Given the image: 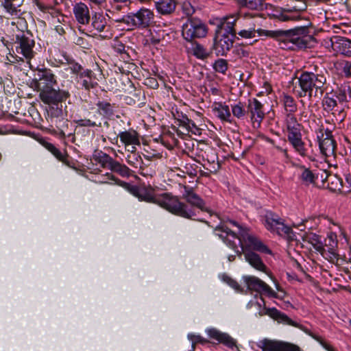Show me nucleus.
<instances>
[{
  "instance_id": "6e6d98bb",
  "label": "nucleus",
  "mask_w": 351,
  "mask_h": 351,
  "mask_svg": "<svg viewBox=\"0 0 351 351\" xmlns=\"http://www.w3.org/2000/svg\"><path fill=\"white\" fill-rule=\"evenodd\" d=\"M75 123L80 126V127H89V128H94V127H101V123H97L95 121H93L90 119H81L75 121Z\"/></svg>"
},
{
  "instance_id": "4d7b16f0",
  "label": "nucleus",
  "mask_w": 351,
  "mask_h": 351,
  "mask_svg": "<svg viewBox=\"0 0 351 351\" xmlns=\"http://www.w3.org/2000/svg\"><path fill=\"white\" fill-rule=\"evenodd\" d=\"M223 280L238 292H242L243 289L239 283L227 275L223 276Z\"/></svg>"
},
{
  "instance_id": "79ce46f5",
  "label": "nucleus",
  "mask_w": 351,
  "mask_h": 351,
  "mask_svg": "<svg viewBox=\"0 0 351 351\" xmlns=\"http://www.w3.org/2000/svg\"><path fill=\"white\" fill-rule=\"evenodd\" d=\"M335 95L332 92L326 93L322 99V106L325 110L329 112L334 110L337 106L338 102L337 99H334Z\"/></svg>"
},
{
  "instance_id": "e2e57ef3",
  "label": "nucleus",
  "mask_w": 351,
  "mask_h": 351,
  "mask_svg": "<svg viewBox=\"0 0 351 351\" xmlns=\"http://www.w3.org/2000/svg\"><path fill=\"white\" fill-rule=\"evenodd\" d=\"M188 132H191L195 135L200 136L202 134V129H200L193 121H191L189 127L186 128Z\"/></svg>"
},
{
  "instance_id": "4c0bfd02",
  "label": "nucleus",
  "mask_w": 351,
  "mask_h": 351,
  "mask_svg": "<svg viewBox=\"0 0 351 351\" xmlns=\"http://www.w3.org/2000/svg\"><path fill=\"white\" fill-rule=\"evenodd\" d=\"M338 243L337 236L335 234L330 233L324 240V247H328V252L331 255L330 258H336L337 254L336 253V248Z\"/></svg>"
},
{
  "instance_id": "58836bf2",
  "label": "nucleus",
  "mask_w": 351,
  "mask_h": 351,
  "mask_svg": "<svg viewBox=\"0 0 351 351\" xmlns=\"http://www.w3.org/2000/svg\"><path fill=\"white\" fill-rule=\"evenodd\" d=\"M292 114L293 113H289L287 116L286 125L287 134L300 132L302 129V125L298 122L297 119Z\"/></svg>"
},
{
  "instance_id": "72a5a7b5",
  "label": "nucleus",
  "mask_w": 351,
  "mask_h": 351,
  "mask_svg": "<svg viewBox=\"0 0 351 351\" xmlns=\"http://www.w3.org/2000/svg\"><path fill=\"white\" fill-rule=\"evenodd\" d=\"M44 147L50 152L58 160L62 162L63 163L69 165L68 158L69 155L66 152L62 153L59 149H58L53 144L45 142L43 143Z\"/></svg>"
},
{
  "instance_id": "bf43d9fd",
  "label": "nucleus",
  "mask_w": 351,
  "mask_h": 351,
  "mask_svg": "<svg viewBox=\"0 0 351 351\" xmlns=\"http://www.w3.org/2000/svg\"><path fill=\"white\" fill-rule=\"evenodd\" d=\"M183 12L189 17H193L192 15L195 13V8L189 1L184 2L182 4Z\"/></svg>"
},
{
  "instance_id": "a18cd8bd",
  "label": "nucleus",
  "mask_w": 351,
  "mask_h": 351,
  "mask_svg": "<svg viewBox=\"0 0 351 351\" xmlns=\"http://www.w3.org/2000/svg\"><path fill=\"white\" fill-rule=\"evenodd\" d=\"M282 101L285 110L289 113H293L297 111L298 106L294 98L287 94H283Z\"/></svg>"
},
{
  "instance_id": "680f3d73",
  "label": "nucleus",
  "mask_w": 351,
  "mask_h": 351,
  "mask_svg": "<svg viewBox=\"0 0 351 351\" xmlns=\"http://www.w3.org/2000/svg\"><path fill=\"white\" fill-rule=\"evenodd\" d=\"M74 43L84 49H88L90 47V44L88 43V40L81 36H76L74 38Z\"/></svg>"
},
{
  "instance_id": "052dcab7",
  "label": "nucleus",
  "mask_w": 351,
  "mask_h": 351,
  "mask_svg": "<svg viewBox=\"0 0 351 351\" xmlns=\"http://www.w3.org/2000/svg\"><path fill=\"white\" fill-rule=\"evenodd\" d=\"M36 5L38 8L43 12L51 13V12L54 10L53 6L50 5H45L44 3L39 1H36Z\"/></svg>"
},
{
  "instance_id": "ea45409f",
  "label": "nucleus",
  "mask_w": 351,
  "mask_h": 351,
  "mask_svg": "<svg viewBox=\"0 0 351 351\" xmlns=\"http://www.w3.org/2000/svg\"><path fill=\"white\" fill-rule=\"evenodd\" d=\"M66 114L65 116L58 119H53V121L51 122V126L55 125L57 129V132L62 137L66 136V132L68 129L69 126V120L66 118Z\"/></svg>"
},
{
  "instance_id": "b1692460",
  "label": "nucleus",
  "mask_w": 351,
  "mask_h": 351,
  "mask_svg": "<svg viewBox=\"0 0 351 351\" xmlns=\"http://www.w3.org/2000/svg\"><path fill=\"white\" fill-rule=\"evenodd\" d=\"M79 78L81 80V85L86 90L96 88L99 86L96 75L90 69H85Z\"/></svg>"
},
{
  "instance_id": "ddd939ff",
  "label": "nucleus",
  "mask_w": 351,
  "mask_h": 351,
  "mask_svg": "<svg viewBox=\"0 0 351 351\" xmlns=\"http://www.w3.org/2000/svg\"><path fill=\"white\" fill-rule=\"evenodd\" d=\"M247 116H249L254 128H259L265 117L263 105L256 98L250 99L247 105Z\"/></svg>"
},
{
  "instance_id": "c85d7f7f",
  "label": "nucleus",
  "mask_w": 351,
  "mask_h": 351,
  "mask_svg": "<svg viewBox=\"0 0 351 351\" xmlns=\"http://www.w3.org/2000/svg\"><path fill=\"white\" fill-rule=\"evenodd\" d=\"M121 141L125 146L140 145V141L138 133L133 130L121 132L119 134Z\"/></svg>"
},
{
  "instance_id": "7ed1b4c3",
  "label": "nucleus",
  "mask_w": 351,
  "mask_h": 351,
  "mask_svg": "<svg viewBox=\"0 0 351 351\" xmlns=\"http://www.w3.org/2000/svg\"><path fill=\"white\" fill-rule=\"evenodd\" d=\"M328 72L326 69L319 72L315 69V72L302 71L298 77L300 90H298L299 97H307L308 100L313 98L321 99L327 89Z\"/></svg>"
},
{
  "instance_id": "0eeeda50",
  "label": "nucleus",
  "mask_w": 351,
  "mask_h": 351,
  "mask_svg": "<svg viewBox=\"0 0 351 351\" xmlns=\"http://www.w3.org/2000/svg\"><path fill=\"white\" fill-rule=\"evenodd\" d=\"M180 186L183 189V191L182 192V197L188 204L180 202L179 199L178 202L186 206V210H190L193 213L191 217H182L183 218L193 220L196 219V208L207 213L210 212V210L206 206V203L204 199L194 191L193 188L182 184H180Z\"/></svg>"
},
{
  "instance_id": "13d9d810",
  "label": "nucleus",
  "mask_w": 351,
  "mask_h": 351,
  "mask_svg": "<svg viewBox=\"0 0 351 351\" xmlns=\"http://www.w3.org/2000/svg\"><path fill=\"white\" fill-rule=\"evenodd\" d=\"M188 339L193 343V344L200 343L205 345L209 343V341L200 335H196L193 334H189Z\"/></svg>"
},
{
  "instance_id": "f3484780",
  "label": "nucleus",
  "mask_w": 351,
  "mask_h": 351,
  "mask_svg": "<svg viewBox=\"0 0 351 351\" xmlns=\"http://www.w3.org/2000/svg\"><path fill=\"white\" fill-rule=\"evenodd\" d=\"M255 27V24L250 23L245 17H240L237 21L236 36L238 35L242 38L246 39L255 38L256 34H258V36H266L265 35H261L259 34L261 31H267L266 29H256Z\"/></svg>"
},
{
  "instance_id": "c03bdc74",
  "label": "nucleus",
  "mask_w": 351,
  "mask_h": 351,
  "mask_svg": "<svg viewBox=\"0 0 351 351\" xmlns=\"http://www.w3.org/2000/svg\"><path fill=\"white\" fill-rule=\"evenodd\" d=\"M1 5L11 15H19L20 13V10H18L20 3L17 0H2Z\"/></svg>"
},
{
  "instance_id": "7c9ffc66",
  "label": "nucleus",
  "mask_w": 351,
  "mask_h": 351,
  "mask_svg": "<svg viewBox=\"0 0 351 351\" xmlns=\"http://www.w3.org/2000/svg\"><path fill=\"white\" fill-rule=\"evenodd\" d=\"M241 9L262 11L264 9L263 0H237Z\"/></svg>"
},
{
  "instance_id": "09e8293b",
  "label": "nucleus",
  "mask_w": 351,
  "mask_h": 351,
  "mask_svg": "<svg viewBox=\"0 0 351 351\" xmlns=\"http://www.w3.org/2000/svg\"><path fill=\"white\" fill-rule=\"evenodd\" d=\"M123 178H129L131 176V170L124 164H121L118 161L114 162L111 170Z\"/></svg>"
},
{
  "instance_id": "603ef678",
  "label": "nucleus",
  "mask_w": 351,
  "mask_h": 351,
  "mask_svg": "<svg viewBox=\"0 0 351 351\" xmlns=\"http://www.w3.org/2000/svg\"><path fill=\"white\" fill-rule=\"evenodd\" d=\"M337 69L347 78H351V62L343 60L337 63Z\"/></svg>"
},
{
  "instance_id": "864d4df0",
  "label": "nucleus",
  "mask_w": 351,
  "mask_h": 351,
  "mask_svg": "<svg viewBox=\"0 0 351 351\" xmlns=\"http://www.w3.org/2000/svg\"><path fill=\"white\" fill-rule=\"evenodd\" d=\"M213 68L217 73L226 74L228 69V61L222 58L217 59L213 63Z\"/></svg>"
},
{
  "instance_id": "69168bd1",
  "label": "nucleus",
  "mask_w": 351,
  "mask_h": 351,
  "mask_svg": "<svg viewBox=\"0 0 351 351\" xmlns=\"http://www.w3.org/2000/svg\"><path fill=\"white\" fill-rule=\"evenodd\" d=\"M191 121V119H189L186 114H182L181 118L178 119L179 125L184 127L185 128L189 127Z\"/></svg>"
},
{
  "instance_id": "393cba45",
  "label": "nucleus",
  "mask_w": 351,
  "mask_h": 351,
  "mask_svg": "<svg viewBox=\"0 0 351 351\" xmlns=\"http://www.w3.org/2000/svg\"><path fill=\"white\" fill-rule=\"evenodd\" d=\"M73 14L75 19L80 24H87L90 21L89 9L84 3L80 2L74 5Z\"/></svg>"
},
{
  "instance_id": "37998d69",
  "label": "nucleus",
  "mask_w": 351,
  "mask_h": 351,
  "mask_svg": "<svg viewBox=\"0 0 351 351\" xmlns=\"http://www.w3.org/2000/svg\"><path fill=\"white\" fill-rule=\"evenodd\" d=\"M106 19L102 14L96 13L92 18V26L98 32H101L104 30L106 26Z\"/></svg>"
},
{
  "instance_id": "4468645a",
  "label": "nucleus",
  "mask_w": 351,
  "mask_h": 351,
  "mask_svg": "<svg viewBox=\"0 0 351 351\" xmlns=\"http://www.w3.org/2000/svg\"><path fill=\"white\" fill-rule=\"evenodd\" d=\"M317 140L319 143V147L322 155L325 157L335 156L336 151V141L334 138L324 137V126L319 125L315 130Z\"/></svg>"
},
{
  "instance_id": "aec40b11",
  "label": "nucleus",
  "mask_w": 351,
  "mask_h": 351,
  "mask_svg": "<svg viewBox=\"0 0 351 351\" xmlns=\"http://www.w3.org/2000/svg\"><path fill=\"white\" fill-rule=\"evenodd\" d=\"M287 139L294 151L303 158H310L308 149L302 139L301 131L294 134H287Z\"/></svg>"
},
{
  "instance_id": "5fc2aeb1",
  "label": "nucleus",
  "mask_w": 351,
  "mask_h": 351,
  "mask_svg": "<svg viewBox=\"0 0 351 351\" xmlns=\"http://www.w3.org/2000/svg\"><path fill=\"white\" fill-rule=\"evenodd\" d=\"M309 336H311L312 338H313L315 340L318 341L322 347L326 349L327 351H334V348L332 346H330L329 343H328L323 337L318 335L316 333H314L308 330H304Z\"/></svg>"
},
{
  "instance_id": "a878e982",
  "label": "nucleus",
  "mask_w": 351,
  "mask_h": 351,
  "mask_svg": "<svg viewBox=\"0 0 351 351\" xmlns=\"http://www.w3.org/2000/svg\"><path fill=\"white\" fill-rule=\"evenodd\" d=\"M303 240L311 243L313 248L321 255L324 256L326 252L324 243L321 240V237L315 233H306L303 237Z\"/></svg>"
},
{
  "instance_id": "49530a36",
  "label": "nucleus",
  "mask_w": 351,
  "mask_h": 351,
  "mask_svg": "<svg viewBox=\"0 0 351 351\" xmlns=\"http://www.w3.org/2000/svg\"><path fill=\"white\" fill-rule=\"evenodd\" d=\"M191 50V53L198 59L204 60L209 56L207 50L198 43H194Z\"/></svg>"
},
{
  "instance_id": "6ab92c4d",
  "label": "nucleus",
  "mask_w": 351,
  "mask_h": 351,
  "mask_svg": "<svg viewBox=\"0 0 351 351\" xmlns=\"http://www.w3.org/2000/svg\"><path fill=\"white\" fill-rule=\"evenodd\" d=\"M332 50L341 55L351 58V40L343 36H333L330 38Z\"/></svg>"
},
{
  "instance_id": "2eb2a0df",
  "label": "nucleus",
  "mask_w": 351,
  "mask_h": 351,
  "mask_svg": "<svg viewBox=\"0 0 351 351\" xmlns=\"http://www.w3.org/2000/svg\"><path fill=\"white\" fill-rule=\"evenodd\" d=\"M235 39H239V37L223 34L222 32H219V30H215L213 49L215 50L216 54L226 56L232 47Z\"/></svg>"
},
{
  "instance_id": "f8f14e48",
  "label": "nucleus",
  "mask_w": 351,
  "mask_h": 351,
  "mask_svg": "<svg viewBox=\"0 0 351 351\" xmlns=\"http://www.w3.org/2000/svg\"><path fill=\"white\" fill-rule=\"evenodd\" d=\"M16 43L19 44L16 47L18 53L22 54L26 59H31L34 56L33 48L35 45L33 36L29 32H21L16 35Z\"/></svg>"
},
{
  "instance_id": "a19ab883",
  "label": "nucleus",
  "mask_w": 351,
  "mask_h": 351,
  "mask_svg": "<svg viewBox=\"0 0 351 351\" xmlns=\"http://www.w3.org/2000/svg\"><path fill=\"white\" fill-rule=\"evenodd\" d=\"M66 114L65 116L58 119H53V121L51 122V126L55 125L57 129V132L62 137L66 136V132L68 129L69 126V120L66 118Z\"/></svg>"
},
{
  "instance_id": "c9c22d12",
  "label": "nucleus",
  "mask_w": 351,
  "mask_h": 351,
  "mask_svg": "<svg viewBox=\"0 0 351 351\" xmlns=\"http://www.w3.org/2000/svg\"><path fill=\"white\" fill-rule=\"evenodd\" d=\"M213 111L217 116L222 121L231 123V114L229 106L221 103H217L213 108Z\"/></svg>"
},
{
  "instance_id": "9d476101",
  "label": "nucleus",
  "mask_w": 351,
  "mask_h": 351,
  "mask_svg": "<svg viewBox=\"0 0 351 351\" xmlns=\"http://www.w3.org/2000/svg\"><path fill=\"white\" fill-rule=\"evenodd\" d=\"M58 85L56 77L49 69H38L32 82V87L38 92L49 89Z\"/></svg>"
},
{
  "instance_id": "338daca9",
  "label": "nucleus",
  "mask_w": 351,
  "mask_h": 351,
  "mask_svg": "<svg viewBox=\"0 0 351 351\" xmlns=\"http://www.w3.org/2000/svg\"><path fill=\"white\" fill-rule=\"evenodd\" d=\"M147 41L149 42V43L156 45L158 44L160 42V38L159 37L156 36L152 33H151L149 39Z\"/></svg>"
},
{
  "instance_id": "a211bd4d",
  "label": "nucleus",
  "mask_w": 351,
  "mask_h": 351,
  "mask_svg": "<svg viewBox=\"0 0 351 351\" xmlns=\"http://www.w3.org/2000/svg\"><path fill=\"white\" fill-rule=\"evenodd\" d=\"M244 281L250 291L264 293L269 297L277 298V293L265 282L255 276H244Z\"/></svg>"
},
{
  "instance_id": "423d86ee",
  "label": "nucleus",
  "mask_w": 351,
  "mask_h": 351,
  "mask_svg": "<svg viewBox=\"0 0 351 351\" xmlns=\"http://www.w3.org/2000/svg\"><path fill=\"white\" fill-rule=\"evenodd\" d=\"M228 223L234 226L237 227L239 228V232L235 233L230 230L227 224L223 223L219 224L215 228V234L218 236L221 239H222L223 241L227 244V245L234 250L237 255L241 256V252L238 250L237 244L234 240L237 239L239 241V245L243 243V241L241 240V233L243 232L244 231L249 233L248 230L243 228L236 221L229 220Z\"/></svg>"
},
{
  "instance_id": "20e7f679",
  "label": "nucleus",
  "mask_w": 351,
  "mask_h": 351,
  "mask_svg": "<svg viewBox=\"0 0 351 351\" xmlns=\"http://www.w3.org/2000/svg\"><path fill=\"white\" fill-rule=\"evenodd\" d=\"M241 234V240L243 241V243L240 244L242 250L241 252L243 253L245 261L254 269L267 273V266L254 251L271 254V250L256 237L245 231Z\"/></svg>"
},
{
  "instance_id": "de8ad7c7",
  "label": "nucleus",
  "mask_w": 351,
  "mask_h": 351,
  "mask_svg": "<svg viewBox=\"0 0 351 351\" xmlns=\"http://www.w3.org/2000/svg\"><path fill=\"white\" fill-rule=\"evenodd\" d=\"M231 108L233 116L239 119H244L247 116V110L241 101L231 105Z\"/></svg>"
},
{
  "instance_id": "cd10ccee",
  "label": "nucleus",
  "mask_w": 351,
  "mask_h": 351,
  "mask_svg": "<svg viewBox=\"0 0 351 351\" xmlns=\"http://www.w3.org/2000/svg\"><path fill=\"white\" fill-rule=\"evenodd\" d=\"M155 5L158 13L167 15L174 12L176 3L175 0H156Z\"/></svg>"
},
{
  "instance_id": "774afa93",
  "label": "nucleus",
  "mask_w": 351,
  "mask_h": 351,
  "mask_svg": "<svg viewBox=\"0 0 351 351\" xmlns=\"http://www.w3.org/2000/svg\"><path fill=\"white\" fill-rule=\"evenodd\" d=\"M237 54L241 57H248L249 52L242 48L237 49Z\"/></svg>"
},
{
  "instance_id": "4be33fe9",
  "label": "nucleus",
  "mask_w": 351,
  "mask_h": 351,
  "mask_svg": "<svg viewBox=\"0 0 351 351\" xmlns=\"http://www.w3.org/2000/svg\"><path fill=\"white\" fill-rule=\"evenodd\" d=\"M239 16L234 17L233 16H227L223 19V21L217 25L216 30L222 32L223 34L236 36V30H237V21Z\"/></svg>"
},
{
  "instance_id": "3c124183",
  "label": "nucleus",
  "mask_w": 351,
  "mask_h": 351,
  "mask_svg": "<svg viewBox=\"0 0 351 351\" xmlns=\"http://www.w3.org/2000/svg\"><path fill=\"white\" fill-rule=\"evenodd\" d=\"M300 168L303 170L300 176L302 182L306 184H314L317 177L308 168L304 166H301Z\"/></svg>"
},
{
  "instance_id": "9b49d317",
  "label": "nucleus",
  "mask_w": 351,
  "mask_h": 351,
  "mask_svg": "<svg viewBox=\"0 0 351 351\" xmlns=\"http://www.w3.org/2000/svg\"><path fill=\"white\" fill-rule=\"evenodd\" d=\"M71 97L69 90L60 89L55 86L39 92V98L45 104L58 105L60 103L66 101Z\"/></svg>"
},
{
  "instance_id": "473e14b6",
  "label": "nucleus",
  "mask_w": 351,
  "mask_h": 351,
  "mask_svg": "<svg viewBox=\"0 0 351 351\" xmlns=\"http://www.w3.org/2000/svg\"><path fill=\"white\" fill-rule=\"evenodd\" d=\"M62 103L58 104V105H49L47 108V120L50 123L53 121V119H60L65 114H64L62 109Z\"/></svg>"
},
{
  "instance_id": "2f4dec72",
  "label": "nucleus",
  "mask_w": 351,
  "mask_h": 351,
  "mask_svg": "<svg viewBox=\"0 0 351 351\" xmlns=\"http://www.w3.org/2000/svg\"><path fill=\"white\" fill-rule=\"evenodd\" d=\"M94 159L101 167L110 170H111L114 162L116 161L110 156L101 151L95 155Z\"/></svg>"
},
{
  "instance_id": "412c9836",
  "label": "nucleus",
  "mask_w": 351,
  "mask_h": 351,
  "mask_svg": "<svg viewBox=\"0 0 351 351\" xmlns=\"http://www.w3.org/2000/svg\"><path fill=\"white\" fill-rule=\"evenodd\" d=\"M261 315H268L274 320L279 323L285 324L294 327L302 328V326L297 322L289 318L285 313L278 311L276 308H267L265 307L262 312L260 313Z\"/></svg>"
},
{
  "instance_id": "0e129e2a",
  "label": "nucleus",
  "mask_w": 351,
  "mask_h": 351,
  "mask_svg": "<svg viewBox=\"0 0 351 351\" xmlns=\"http://www.w3.org/2000/svg\"><path fill=\"white\" fill-rule=\"evenodd\" d=\"M114 51L119 54L126 53L125 46L120 41H115L113 45Z\"/></svg>"
},
{
  "instance_id": "5701e85b",
  "label": "nucleus",
  "mask_w": 351,
  "mask_h": 351,
  "mask_svg": "<svg viewBox=\"0 0 351 351\" xmlns=\"http://www.w3.org/2000/svg\"><path fill=\"white\" fill-rule=\"evenodd\" d=\"M206 332L210 338L217 340L229 348L232 349L237 347L236 340L227 333L222 332L215 328L207 329Z\"/></svg>"
},
{
  "instance_id": "1a4fd4ad",
  "label": "nucleus",
  "mask_w": 351,
  "mask_h": 351,
  "mask_svg": "<svg viewBox=\"0 0 351 351\" xmlns=\"http://www.w3.org/2000/svg\"><path fill=\"white\" fill-rule=\"evenodd\" d=\"M265 226L267 230L276 232L280 236L285 237L289 240L294 239V232L291 227L285 225L283 220L273 213H268L265 215Z\"/></svg>"
},
{
  "instance_id": "f257e3e1",
  "label": "nucleus",
  "mask_w": 351,
  "mask_h": 351,
  "mask_svg": "<svg viewBox=\"0 0 351 351\" xmlns=\"http://www.w3.org/2000/svg\"><path fill=\"white\" fill-rule=\"evenodd\" d=\"M110 180L124 186L130 193L138 197L141 201L152 202L160 205L171 213L179 217H191L193 213L186 206L178 202V197L171 193H164L156 195L154 189L151 186H138L121 181L112 174L107 173Z\"/></svg>"
},
{
  "instance_id": "c756f323",
  "label": "nucleus",
  "mask_w": 351,
  "mask_h": 351,
  "mask_svg": "<svg viewBox=\"0 0 351 351\" xmlns=\"http://www.w3.org/2000/svg\"><path fill=\"white\" fill-rule=\"evenodd\" d=\"M97 112L104 117L110 119L114 114L115 104L107 101H98L96 104Z\"/></svg>"
},
{
  "instance_id": "bb28decb",
  "label": "nucleus",
  "mask_w": 351,
  "mask_h": 351,
  "mask_svg": "<svg viewBox=\"0 0 351 351\" xmlns=\"http://www.w3.org/2000/svg\"><path fill=\"white\" fill-rule=\"evenodd\" d=\"M326 174V178L323 179L324 184H327V188L332 191H341L343 189L342 179L337 175Z\"/></svg>"
},
{
  "instance_id": "6e6552de",
  "label": "nucleus",
  "mask_w": 351,
  "mask_h": 351,
  "mask_svg": "<svg viewBox=\"0 0 351 351\" xmlns=\"http://www.w3.org/2000/svg\"><path fill=\"white\" fill-rule=\"evenodd\" d=\"M208 33L206 25L199 19L189 17L182 26L183 38L190 43L195 39L204 38Z\"/></svg>"
},
{
  "instance_id": "8fccbe9b",
  "label": "nucleus",
  "mask_w": 351,
  "mask_h": 351,
  "mask_svg": "<svg viewBox=\"0 0 351 351\" xmlns=\"http://www.w3.org/2000/svg\"><path fill=\"white\" fill-rule=\"evenodd\" d=\"M126 162L134 168L142 169L144 164L139 153H130L126 157Z\"/></svg>"
},
{
  "instance_id": "f03ea898",
  "label": "nucleus",
  "mask_w": 351,
  "mask_h": 351,
  "mask_svg": "<svg viewBox=\"0 0 351 351\" xmlns=\"http://www.w3.org/2000/svg\"><path fill=\"white\" fill-rule=\"evenodd\" d=\"M308 24L295 27L288 30L261 31V35L274 38L278 42L280 48L287 50L297 51L309 48L315 41L311 34L310 25Z\"/></svg>"
},
{
  "instance_id": "dca6fc26",
  "label": "nucleus",
  "mask_w": 351,
  "mask_h": 351,
  "mask_svg": "<svg viewBox=\"0 0 351 351\" xmlns=\"http://www.w3.org/2000/svg\"><path fill=\"white\" fill-rule=\"evenodd\" d=\"M257 345L263 351H302L296 345L268 339L259 341Z\"/></svg>"
},
{
  "instance_id": "39448f33",
  "label": "nucleus",
  "mask_w": 351,
  "mask_h": 351,
  "mask_svg": "<svg viewBox=\"0 0 351 351\" xmlns=\"http://www.w3.org/2000/svg\"><path fill=\"white\" fill-rule=\"evenodd\" d=\"M117 23L126 25L128 29H143L149 27L154 21V14L152 10L142 7L136 12H131L116 20Z\"/></svg>"
},
{
  "instance_id": "f704fd0d",
  "label": "nucleus",
  "mask_w": 351,
  "mask_h": 351,
  "mask_svg": "<svg viewBox=\"0 0 351 351\" xmlns=\"http://www.w3.org/2000/svg\"><path fill=\"white\" fill-rule=\"evenodd\" d=\"M62 60H60L61 64H67L70 65V69L73 74H76L79 77L80 74L85 70L81 64L76 62L72 58L66 55V53H62Z\"/></svg>"
},
{
  "instance_id": "e433bc0d",
  "label": "nucleus",
  "mask_w": 351,
  "mask_h": 351,
  "mask_svg": "<svg viewBox=\"0 0 351 351\" xmlns=\"http://www.w3.org/2000/svg\"><path fill=\"white\" fill-rule=\"evenodd\" d=\"M332 94L337 98V102L343 104L348 101V97H351V90L350 86H341L335 90H332Z\"/></svg>"
}]
</instances>
